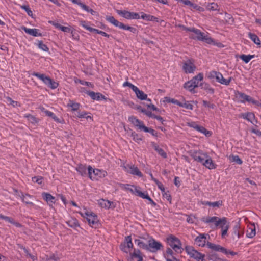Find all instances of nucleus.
<instances>
[{"mask_svg":"<svg viewBox=\"0 0 261 261\" xmlns=\"http://www.w3.org/2000/svg\"><path fill=\"white\" fill-rule=\"evenodd\" d=\"M190 33V37L193 39L203 41L209 44L214 43V40L208 36L207 33L205 34L195 28H191Z\"/></svg>","mask_w":261,"mask_h":261,"instance_id":"f257e3e1","label":"nucleus"},{"mask_svg":"<svg viewBox=\"0 0 261 261\" xmlns=\"http://www.w3.org/2000/svg\"><path fill=\"white\" fill-rule=\"evenodd\" d=\"M203 79V74L199 73L196 76H194L191 80L184 84V87L189 91L194 93L195 92V88L199 86V82Z\"/></svg>","mask_w":261,"mask_h":261,"instance_id":"f03ea898","label":"nucleus"},{"mask_svg":"<svg viewBox=\"0 0 261 261\" xmlns=\"http://www.w3.org/2000/svg\"><path fill=\"white\" fill-rule=\"evenodd\" d=\"M79 213L82 217L87 219L91 226H96L98 224V220L97 216L94 213L84 209L83 212L80 211Z\"/></svg>","mask_w":261,"mask_h":261,"instance_id":"7ed1b4c3","label":"nucleus"},{"mask_svg":"<svg viewBox=\"0 0 261 261\" xmlns=\"http://www.w3.org/2000/svg\"><path fill=\"white\" fill-rule=\"evenodd\" d=\"M146 240L148 243L147 251L152 253H156L163 248L162 244L155 240L152 237L148 236Z\"/></svg>","mask_w":261,"mask_h":261,"instance_id":"20e7f679","label":"nucleus"},{"mask_svg":"<svg viewBox=\"0 0 261 261\" xmlns=\"http://www.w3.org/2000/svg\"><path fill=\"white\" fill-rule=\"evenodd\" d=\"M88 174L92 180H98V178H103L107 175L106 171L98 169H93L90 166L88 167Z\"/></svg>","mask_w":261,"mask_h":261,"instance_id":"39448f33","label":"nucleus"},{"mask_svg":"<svg viewBox=\"0 0 261 261\" xmlns=\"http://www.w3.org/2000/svg\"><path fill=\"white\" fill-rule=\"evenodd\" d=\"M221 218L216 216H204L201 220L204 224H207L211 228L214 229L218 227L219 221Z\"/></svg>","mask_w":261,"mask_h":261,"instance_id":"423d86ee","label":"nucleus"},{"mask_svg":"<svg viewBox=\"0 0 261 261\" xmlns=\"http://www.w3.org/2000/svg\"><path fill=\"white\" fill-rule=\"evenodd\" d=\"M106 19L108 22L120 29L128 30L133 33H135L136 31V29L135 28L124 24L123 23L116 20L113 16H107Z\"/></svg>","mask_w":261,"mask_h":261,"instance_id":"0eeeda50","label":"nucleus"},{"mask_svg":"<svg viewBox=\"0 0 261 261\" xmlns=\"http://www.w3.org/2000/svg\"><path fill=\"white\" fill-rule=\"evenodd\" d=\"M208 155L206 152L202 150H194L191 153V156L196 162L202 164Z\"/></svg>","mask_w":261,"mask_h":261,"instance_id":"6e6552de","label":"nucleus"},{"mask_svg":"<svg viewBox=\"0 0 261 261\" xmlns=\"http://www.w3.org/2000/svg\"><path fill=\"white\" fill-rule=\"evenodd\" d=\"M167 240L168 244L175 251L181 252V243L177 238L171 235L167 238Z\"/></svg>","mask_w":261,"mask_h":261,"instance_id":"1a4fd4ad","label":"nucleus"},{"mask_svg":"<svg viewBox=\"0 0 261 261\" xmlns=\"http://www.w3.org/2000/svg\"><path fill=\"white\" fill-rule=\"evenodd\" d=\"M187 253L190 256L191 258H193L197 261H203L205 257V255L202 254L192 246H187L185 248Z\"/></svg>","mask_w":261,"mask_h":261,"instance_id":"9d476101","label":"nucleus"},{"mask_svg":"<svg viewBox=\"0 0 261 261\" xmlns=\"http://www.w3.org/2000/svg\"><path fill=\"white\" fill-rule=\"evenodd\" d=\"M129 121L132 123L134 126L137 127L140 129L143 130L145 132H150L151 133L153 132V130L152 129H149L148 127H146L143 122L138 119H137L136 117L134 116H131L128 118Z\"/></svg>","mask_w":261,"mask_h":261,"instance_id":"9b49d317","label":"nucleus"},{"mask_svg":"<svg viewBox=\"0 0 261 261\" xmlns=\"http://www.w3.org/2000/svg\"><path fill=\"white\" fill-rule=\"evenodd\" d=\"M123 169L127 173L132 175L142 177V174L137 167L133 164H123L122 165Z\"/></svg>","mask_w":261,"mask_h":261,"instance_id":"f8f14e48","label":"nucleus"},{"mask_svg":"<svg viewBox=\"0 0 261 261\" xmlns=\"http://www.w3.org/2000/svg\"><path fill=\"white\" fill-rule=\"evenodd\" d=\"M117 13L127 19H139L140 16L139 13L131 12L126 10H117Z\"/></svg>","mask_w":261,"mask_h":261,"instance_id":"ddd939ff","label":"nucleus"},{"mask_svg":"<svg viewBox=\"0 0 261 261\" xmlns=\"http://www.w3.org/2000/svg\"><path fill=\"white\" fill-rule=\"evenodd\" d=\"M188 126L190 127L193 128L197 131L204 134L206 137H210L212 135V133L211 131L207 130L206 128L202 126L198 125L195 122H191L188 123Z\"/></svg>","mask_w":261,"mask_h":261,"instance_id":"4468645a","label":"nucleus"},{"mask_svg":"<svg viewBox=\"0 0 261 261\" xmlns=\"http://www.w3.org/2000/svg\"><path fill=\"white\" fill-rule=\"evenodd\" d=\"M219 223L218 226L221 229L222 237H224L227 234L228 230L229 228V223L227 222L226 218L222 217L221 218Z\"/></svg>","mask_w":261,"mask_h":261,"instance_id":"2eb2a0df","label":"nucleus"},{"mask_svg":"<svg viewBox=\"0 0 261 261\" xmlns=\"http://www.w3.org/2000/svg\"><path fill=\"white\" fill-rule=\"evenodd\" d=\"M196 66L193 61L188 60L184 62L182 69L186 73H192L196 70Z\"/></svg>","mask_w":261,"mask_h":261,"instance_id":"dca6fc26","label":"nucleus"},{"mask_svg":"<svg viewBox=\"0 0 261 261\" xmlns=\"http://www.w3.org/2000/svg\"><path fill=\"white\" fill-rule=\"evenodd\" d=\"M21 29L28 34L34 37L42 36V34L40 32L39 30L37 29H30L23 26Z\"/></svg>","mask_w":261,"mask_h":261,"instance_id":"f3484780","label":"nucleus"},{"mask_svg":"<svg viewBox=\"0 0 261 261\" xmlns=\"http://www.w3.org/2000/svg\"><path fill=\"white\" fill-rule=\"evenodd\" d=\"M202 165L210 170L216 169L217 167V165L209 155L207 156Z\"/></svg>","mask_w":261,"mask_h":261,"instance_id":"a211bd4d","label":"nucleus"},{"mask_svg":"<svg viewBox=\"0 0 261 261\" xmlns=\"http://www.w3.org/2000/svg\"><path fill=\"white\" fill-rule=\"evenodd\" d=\"M143 257L141 252L138 249H135L134 252L130 254L129 261H142Z\"/></svg>","mask_w":261,"mask_h":261,"instance_id":"6ab92c4d","label":"nucleus"},{"mask_svg":"<svg viewBox=\"0 0 261 261\" xmlns=\"http://www.w3.org/2000/svg\"><path fill=\"white\" fill-rule=\"evenodd\" d=\"M241 117L249 122H250L253 124H255V123H257V120L255 119V115L253 113L247 112L242 113L241 114Z\"/></svg>","mask_w":261,"mask_h":261,"instance_id":"aec40b11","label":"nucleus"},{"mask_svg":"<svg viewBox=\"0 0 261 261\" xmlns=\"http://www.w3.org/2000/svg\"><path fill=\"white\" fill-rule=\"evenodd\" d=\"M216 81L222 85H229L230 82L232 80V77H229L228 79H225L223 76V75L219 72H218L216 78Z\"/></svg>","mask_w":261,"mask_h":261,"instance_id":"412c9836","label":"nucleus"},{"mask_svg":"<svg viewBox=\"0 0 261 261\" xmlns=\"http://www.w3.org/2000/svg\"><path fill=\"white\" fill-rule=\"evenodd\" d=\"M146 239H147V237H140V239H135L134 242L135 244L137 245L139 248L147 250V249L148 248V243H145L144 242V240H146L147 241Z\"/></svg>","mask_w":261,"mask_h":261,"instance_id":"4be33fe9","label":"nucleus"},{"mask_svg":"<svg viewBox=\"0 0 261 261\" xmlns=\"http://www.w3.org/2000/svg\"><path fill=\"white\" fill-rule=\"evenodd\" d=\"M86 93L88 94L93 100H101L105 99V96L99 92L95 93L93 91H87Z\"/></svg>","mask_w":261,"mask_h":261,"instance_id":"5701e85b","label":"nucleus"},{"mask_svg":"<svg viewBox=\"0 0 261 261\" xmlns=\"http://www.w3.org/2000/svg\"><path fill=\"white\" fill-rule=\"evenodd\" d=\"M42 196L50 206H52L55 203V198L51 194L49 193H43L42 194Z\"/></svg>","mask_w":261,"mask_h":261,"instance_id":"b1692460","label":"nucleus"},{"mask_svg":"<svg viewBox=\"0 0 261 261\" xmlns=\"http://www.w3.org/2000/svg\"><path fill=\"white\" fill-rule=\"evenodd\" d=\"M42 112H43L46 116L52 118L55 121L58 123H61V121L55 115V114L42 107L40 108Z\"/></svg>","mask_w":261,"mask_h":261,"instance_id":"393cba45","label":"nucleus"},{"mask_svg":"<svg viewBox=\"0 0 261 261\" xmlns=\"http://www.w3.org/2000/svg\"><path fill=\"white\" fill-rule=\"evenodd\" d=\"M236 96L240 99V102L242 103H245L246 101H248L250 98V96L239 91L236 92Z\"/></svg>","mask_w":261,"mask_h":261,"instance_id":"a878e982","label":"nucleus"},{"mask_svg":"<svg viewBox=\"0 0 261 261\" xmlns=\"http://www.w3.org/2000/svg\"><path fill=\"white\" fill-rule=\"evenodd\" d=\"M133 91L135 93L136 96L138 99L141 100L147 99V95L143 91L140 90L137 87H136Z\"/></svg>","mask_w":261,"mask_h":261,"instance_id":"bb28decb","label":"nucleus"},{"mask_svg":"<svg viewBox=\"0 0 261 261\" xmlns=\"http://www.w3.org/2000/svg\"><path fill=\"white\" fill-rule=\"evenodd\" d=\"M98 204L102 208L108 209L111 207L113 203L109 200L101 199L98 201Z\"/></svg>","mask_w":261,"mask_h":261,"instance_id":"cd10ccee","label":"nucleus"},{"mask_svg":"<svg viewBox=\"0 0 261 261\" xmlns=\"http://www.w3.org/2000/svg\"><path fill=\"white\" fill-rule=\"evenodd\" d=\"M140 18L143 20L150 21H156L158 22V18L154 16L145 14L143 12H141Z\"/></svg>","mask_w":261,"mask_h":261,"instance_id":"c85d7f7f","label":"nucleus"},{"mask_svg":"<svg viewBox=\"0 0 261 261\" xmlns=\"http://www.w3.org/2000/svg\"><path fill=\"white\" fill-rule=\"evenodd\" d=\"M76 170L81 176H85L87 175L88 168L86 167V165L79 164L76 167Z\"/></svg>","mask_w":261,"mask_h":261,"instance_id":"c756f323","label":"nucleus"},{"mask_svg":"<svg viewBox=\"0 0 261 261\" xmlns=\"http://www.w3.org/2000/svg\"><path fill=\"white\" fill-rule=\"evenodd\" d=\"M81 105L79 103L76 102L73 100H69L68 103L67 104V107L71 109V111H77Z\"/></svg>","mask_w":261,"mask_h":261,"instance_id":"7c9ffc66","label":"nucleus"},{"mask_svg":"<svg viewBox=\"0 0 261 261\" xmlns=\"http://www.w3.org/2000/svg\"><path fill=\"white\" fill-rule=\"evenodd\" d=\"M68 226L74 229H76V228L80 227V224L77 220L75 218H72L71 219L67 221L66 222Z\"/></svg>","mask_w":261,"mask_h":261,"instance_id":"2f4dec72","label":"nucleus"},{"mask_svg":"<svg viewBox=\"0 0 261 261\" xmlns=\"http://www.w3.org/2000/svg\"><path fill=\"white\" fill-rule=\"evenodd\" d=\"M206 243V237L204 235H200L195 239V243L197 245L203 247Z\"/></svg>","mask_w":261,"mask_h":261,"instance_id":"473e14b6","label":"nucleus"},{"mask_svg":"<svg viewBox=\"0 0 261 261\" xmlns=\"http://www.w3.org/2000/svg\"><path fill=\"white\" fill-rule=\"evenodd\" d=\"M255 227L254 225H251L248 228L246 232V236L248 238H252L255 235Z\"/></svg>","mask_w":261,"mask_h":261,"instance_id":"72a5a7b5","label":"nucleus"},{"mask_svg":"<svg viewBox=\"0 0 261 261\" xmlns=\"http://www.w3.org/2000/svg\"><path fill=\"white\" fill-rule=\"evenodd\" d=\"M32 75L33 76H36L37 78H38L39 80L42 81L44 84L46 83L47 81L48 80V79L49 76H46L44 74H40L38 72H34L32 73Z\"/></svg>","mask_w":261,"mask_h":261,"instance_id":"f704fd0d","label":"nucleus"},{"mask_svg":"<svg viewBox=\"0 0 261 261\" xmlns=\"http://www.w3.org/2000/svg\"><path fill=\"white\" fill-rule=\"evenodd\" d=\"M202 204L203 205H208L210 206H212L213 207H219L222 205V201H218L211 202L207 201H204L202 202Z\"/></svg>","mask_w":261,"mask_h":261,"instance_id":"c9c22d12","label":"nucleus"},{"mask_svg":"<svg viewBox=\"0 0 261 261\" xmlns=\"http://www.w3.org/2000/svg\"><path fill=\"white\" fill-rule=\"evenodd\" d=\"M0 219H3V220H5L6 221H7V222L16 226L17 227L20 226V225L19 223L15 222L14 220L10 217L5 216L2 214H0Z\"/></svg>","mask_w":261,"mask_h":261,"instance_id":"e433bc0d","label":"nucleus"},{"mask_svg":"<svg viewBox=\"0 0 261 261\" xmlns=\"http://www.w3.org/2000/svg\"><path fill=\"white\" fill-rule=\"evenodd\" d=\"M23 117L33 124H37L39 121V120L37 118L30 114H25Z\"/></svg>","mask_w":261,"mask_h":261,"instance_id":"4c0bfd02","label":"nucleus"},{"mask_svg":"<svg viewBox=\"0 0 261 261\" xmlns=\"http://www.w3.org/2000/svg\"><path fill=\"white\" fill-rule=\"evenodd\" d=\"M45 85L52 89H55L57 88L59 86V84L57 82H56L55 81H53L49 77H48V80L45 83Z\"/></svg>","mask_w":261,"mask_h":261,"instance_id":"58836bf2","label":"nucleus"},{"mask_svg":"<svg viewBox=\"0 0 261 261\" xmlns=\"http://www.w3.org/2000/svg\"><path fill=\"white\" fill-rule=\"evenodd\" d=\"M90 113L85 111L78 112L76 116L79 118H85L87 120L89 119L92 120V117L89 115Z\"/></svg>","mask_w":261,"mask_h":261,"instance_id":"ea45409f","label":"nucleus"},{"mask_svg":"<svg viewBox=\"0 0 261 261\" xmlns=\"http://www.w3.org/2000/svg\"><path fill=\"white\" fill-rule=\"evenodd\" d=\"M248 37L255 44L257 45L260 44V41L259 37L255 34L249 33Z\"/></svg>","mask_w":261,"mask_h":261,"instance_id":"a19ab883","label":"nucleus"},{"mask_svg":"<svg viewBox=\"0 0 261 261\" xmlns=\"http://www.w3.org/2000/svg\"><path fill=\"white\" fill-rule=\"evenodd\" d=\"M32 197V196L27 194H22L21 196V199L23 202H24L27 204L33 205V203L29 200V199L31 198Z\"/></svg>","mask_w":261,"mask_h":261,"instance_id":"79ce46f5","label":"nucleus"},{"mask_svg":"<svg viewBox=\"0 0 261 261\" xmlns=\"http://www.w3.org/2000/svg\"><path fill=\"white\" fill-rule=\"evenodd\" d=\"M207 246L210 248H211L215 251L221 252L222 250H224L223 249V247H221V246H220L219 245H216V244H214L213 243H209L207 244Z\"/></svg>","mask_w":261,"mask_h":261,"instance_id":"37998d69","label":"nucleus"},{"mask_svg":"<svg viewBox=\"0 0 261 261\" xmlns=\"http://www.w3.org/2000/svg\"><path fill=\"white\" fill-rule=\"evenodd\" d=\"M254 57V55H242L240 56V58L245 63H248Z\"/></svg>","mask_w":261,"mask_h":261,"instance_id":"c03bdc74","label":"nucleus"},{"mask_svg":"<svg viewBox=\"0 0 261 261\" xmlns=\"http://www.w3.org/2000/svg\"><path fill=\"white\" fill-rule=\"evenodd\" d=\"M125 188L129 191L132 193L136 195L139 188L134 186H130L129 185H125Z\"/></svg>","mask_w":261,"mask_h":261,"instance_id":"a18cd8bd","label":"nucleus"},{"mask_svg":"<svg viewBox=\"0 0 261 261\" xmlns=\"http://www.w3.org/2000/svg\"><path fill=\"white\" fill-rule=\"evenodd\" d=\"M136 195L143 199H146L150 201L153 202L152 200L149 197V196L148 195V194L142 192L141 191H140L139 189L138 190V192L137 193Z\"/></svg>","mask_w":261,"mask_h":261,"instance_id":"49530a36","label":"nucleus"},{"mask_svg":"<svg viewBox=\"0 0 261 261\" xmlns=\"http://www.w3.org/2000/svg\"><path fill=\"white\" fill-rule=\"evenodd\" d=\"M154 149L156 151L159 155H160L162 158L166 159L167 158V154L164 151L163 149L160 148L159 146H155Z\"/></svg>","mask_w":261,"mask_h":261,"instance_id":"de8ad7c7","label":"nucleus"},{"mask_svg":"<svg viewBox=\"0 0 261 261\" xmlns=\"http://www.w3.org/2000/svg\"><path fill=\"white\" fill-rule=\"evenodd\" d=\"M188 223L190 224L196 223L197 221V218L193 215L187 216L186 219Z\"/></svg>","mask_w":261,"mask_h":261,"instance_id":"09e8293b","label":"nucleus"},{"mask_svg":"<svg viewBox=\"0 0 261 261\" xmlns=\"http://www.w3.org/2000/svg\"><path fill=\"white\" fill-rule=\"evenodd\" d=\"M125 242L127 246V248L130 249L133 247V244L132 241V238L130 236L125 237Z\"/></svg>","mask_w":261,"mask_h":261,"instance_id":"8fccbe9b","label":"nucleus"},{"mask_svg":"<svg viewBox=\"0 0 261 261\" xmlns=\"http://www.w3.org/2000/svg\"><path fill=\"white\" fill-rule=\"evenodd\" d=\"M20 7L22 9L26 11L29 16H32L33 15V12L28 5H20Z\"/></svg>","mask_w":261,"mask_h":261,"instance_id":"3c124183","label":"nucleus"},{"mask_svg":"<svg viewBox=\"0 0 261 261\" xmlns=\"http://www.w3.org/2000/svg\"><path fill=\"white\" fill-rule=\"evenodd\" d=\"M207 8L209 10L215 11L218 9V6L216 3H212L207 5Z\"/></svg>","mask_w":261,"mask_h":261,"instance_id":"603ef678","label":"nucleus"},{"mask_svg":"<svg viewBox=\"0 0 261 261\" xmlns=\"http://www.w3.org/2000/svg\"><path fill=\"white\" fill-rule=\"evenodd\" d=\"M38 47L41 50L45 51H48L49 49L46 45L44 44L42 41H39L38 43Z\"/></svg>","mask_w":261,"mask_h":261,"instance_id":"864d4df0","label":"nucleus"},{"mask_svg":"<svg viewBox=\"0 0 261 261\" xmlns=\"http://www.w3.org/2000/svg\"><path fill=\"white\" fill-rule=\"evenodd\" d=\"M120 248L121 250H122L123 252H124L126 253H128L129 252V249L128 248H127V246L126 244V243L125 241L120 244Z\"/></svg>","mask_w":261,"mask_h":261,"instance_id":"5fc2aeb1","label":"nucleus"},{"mask_svg":"<svg viewBox=\"0 0 261 261\" xmlns=\"http://www.w3.org/2000/svg\"><path fill=\"white\" fill-rule=\"evenodd\" d=\"M165 99L166 100V101H167L168 102H170V103H174V104H176V105H178L179 106H180L181 102H179V101H178L176 99H173V98H170L167 97H165Z\"/></svg>","mask_w":261,"mask_h":261,"instance_id":"6e6d98bb","label":"nucleus"},{"mask_svg":"<svg viewBox=\"0 0 261 261\" xmlns=\"http://www.w3.org/2000/svg\"><path fill=\"white\" fill-rule=\"evenodd\" d=\"M180 107L191 110L193 109V105L189 102H185L184 103L181 102Z\"/></svg>","mask_w":261,"mask_h":261,"instance_id":"4d7b16f0","label":"nucleus"},{"mask_svg":"<svg viewBox=\"0 0 261 261\" xmlns=\"http://www.w3.org/2000/svg\"><path fill=\"white\" fill-rule=\"evenodd\" d=\"M218 72L214 70L211 71L207 73V76L210 79H216Z\"/></svg>","mask_w":261,"mask_h":261,"instance_id":"13d9d810","label":"nucleus"},{"mask_svg":"<svg viewBox=\"0 0 261 261\" xmlns=\"http://www.w3.org/2000/svg\"><path fill=\"white\" fill-rule=\"evenodd\" d=\"M239 229L240 226L238 225H236L233 227V234L237 236L238 239H239L242 236V234L240 232Z\"/></svg>","mask_w":261,"mask_h":261,"instance_id":"bf43d9fd","label":"nucleus"},{"mask_svg":"<svg viewBox=\"0 0 261 261\" xmlns=\"http://www.w3.org/2000/svg\"><path fill=\"white\" fill-rule=\"evenodd\" d=\"M7 102L9 103L10 105H11L14 107H16L19 106L18 102L12 100L10 97L6 98Z\"/></svg>","mask_w":261,"mask_h":261,"instance_id":"052dcab7","label":"nucleus"},{"mask_svg":"<svg viewBox=\"0 0 261 261\" xmlns=\"http://www.w3.org/2000/svg\"><path fill=\"white\" fill-rule=\"evenodd\" d=\"M83 9L85 11L91 13L92 15H94L96 14V12L94 11L93 9L89 8V7L86 5L83 6Z\"/></svg>","mask_w":261,"mask_h":261,"instance_id":"680f3d73","label":"nucleus"},{"mask_svg":"<svg viewBox=\"0 0 261 261\" xmlns=\"http://www.w3.org/2000/svg\"><path fill=\"white\" fill-rule=\"evenodd\" d=\"M42 177L41 176H34L32 177V181L34 182L38 183V184H41L42 182Z\"/></svg>","mask_w":261,"mask_h":261,"instance_id":"e2e57ef3","label":"nucleus"},{"mask_svg":"<svg viewBox=\"0 0 261 261\" xmlns=\"http://www.w3.org/2000/svg\"><path fill=\"white\" fill-rule=\"evenodd\" d=\"M131 136L133 140L137 143H139L142 140L141 138L135 132L132 133Z\"/></svg>","mask_w":261,"mask_h":261,"instance_id":"0e129e2a","label":"nucleus"},{"mask_svg":"<svg viewBox=\"0 0 261 261\" xmlns=\"http://www.w3.org/2000/svg\"><path fill=\"white\" fill-rule=\"evenodd\" d=\"M141 112L145 114L146 116H147L149 117L153 118V117L155 115L154 114H152V112L147 111L146 110H145L144 109H141Z\"/></svg>","mask_w":261,"mask_h":261,"instance_id":"69168bd1","label":"nucleus"},{"mask_svg":"<svg viewBox=\"0 0 261 261\" xmlns=\"http://www.w3.org/2000/svg\"><path fill=\"white\" fill-rule=\"evenodd\" d=\"M232 161L233 162H236L239 165H241L242 164V161L241 160V159L239 157L238 155H232Z\"/></svg>","mask_w":261,"mask_h":261,"instance_id":"338daca9","label":"nucleus"},{"mask_svg":"<svg viewBox=\"0 0 261 261\" xmlns=\"http://www.w3.org/2000/svg\"><path fill=\"white\" fill-rule=\"evenodd\" d=\"M80 25H81L84 29H86L88 31H89V29L90 28V27L88 25V22H87L85 20H81V21H80Z\"/></svg>","mask_w":261,"mask_h":261,"instance_id":"774afa93","label":"nucleus"}]
</instances>
